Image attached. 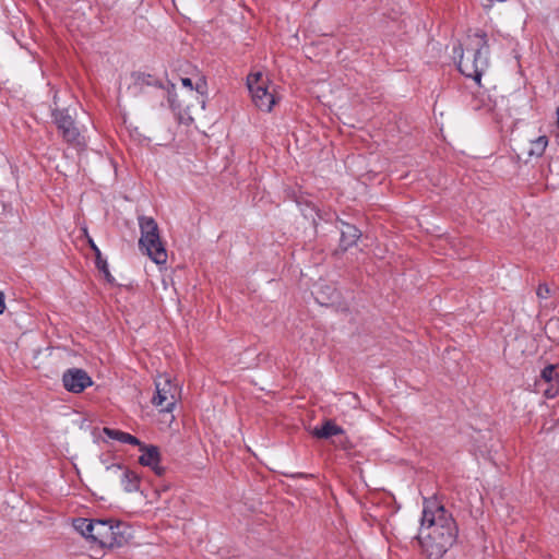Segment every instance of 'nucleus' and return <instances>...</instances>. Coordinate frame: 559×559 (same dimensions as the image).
Segmentation results:
<instances>
[{
  "label": "nucleus",
  "instance_id": "1",
  "mask_svg": "<svg viewBox=\"0 0 559 559\" xmlns=\"http://www.w3.org/2000/svg\"><path fill=\"white\" fill-rule=\"evenodd\" d=\"M457 524L436 498L425 499L417 540L427 559H440L457 538Z\"/></svg>",
  "mask_w": 559,
  "mask_h": 559
},
{
  "label": "nucleus",
  "instance_id": "2",
  "mask_svg": "<svg viewBox=\"0 0 559 559\" xmlns=\"http://www.w3.org/2000/svg\"><path fill=\"white\" fill-rule=\"evenodd\" d=\"M469 46L466 48L467 56L462 51L457 68L466 78H472L477 84H480L483 73L489 66V44L487 34L477 31L469 36Z\"/></svg>",
  "mask_w": 559,
  "mask_h": 559
},
{
  "label": "nucleus",
  "instance_id": "3",
  "mask_svg": "<svg viewBox=\"0 0 559 559\" xmlns=\"http://www.w3.org/2000/svg\"><path fill=\"white\" fill-rule=\"evenodd\" d=\"M141 237L139 246L156 264L167 261V252L160 240L158 225L153 217L139 216Z\"/></svg>",
  "mask_w": 559,
  "mask_h": 559
},
{
  "label": "nucleus",
  "instance_id": "4",
  "mask_svg": "<svg viewBox=\"0 0 559 559\" xmlns=\"http://www.w3.org/2000/svg\"><path fill=\"white\" fill-rule=\"evenodd\" d=\"M247 86L255 107L262 111H271L276 103L275 96L269 91L266 81L261 72L250 73L247 78Z\"/></svg>",
  "mask_w": 559,
  "mask_h": 559
},
{
  "label": "nucleus",
  "instance_id": "5",
  "mask_svg": "<svg viewBox=\"0 0 559 559\" xmlns=\"http://www.w3.org/2000/svg\"><path fill=\"white\" fill-rule=\"evenodd\" d=\"M52 119L63 140L74 146L82 145V138L68 109L52 110Z\"/></svg>",
  "mask_w": 559,
  "mask_h": 559
},
{
  "label": "nucleus",
  "instance_id": "6",
  "mask_svg": "<svg viewBox=\"0 0 559 559\" xmlns=\"http://www.w3.org/2000/svg\"><path fill=\"white\" fill-rule=\"evenodd\" d=\"M155 386L156 395L152 399V403L160 407L163 412H171L177 401V385L173 384L169 378L159 377V379L155 381Z\"/></svg>",
  "mask_w": 559,
  "mask_h": 559
},
{
  "label": "nucleus",
  "instance_id": "7",
  "mask_svg": "<svg viewBox=\"0 0 559 559\" xmlns=\"http://www.w3.org/2000/svg\"><path fill=\"white\" fill-rule=\"evenodd\" d=\"M62 383L67 391L81 393L93 384V380L85 370L70 368L63 372Z\"/></svg>",
  "mask_w": 559,
  "mask_h": 559
},
{
  "label": "nucleus",
  "instance_id": "8",
  "mask_svg": "<svg viewBox=\"0 0 559 559\" xmlns=\"http://www.w3.org/2000/svg\"><path fill=\"white\" fill-rule=\"evenodd\" d=\"M132 83L128 86V91L133 95L138 96L146 92L147 87H155L160 91L163 97L167 93L163 82L153 76L152 74L144 72H133L131 74Z\"/></svg>",
  "mask_w": 559,
  "mask_h": 559
},
{
  "label": "nucleus",
  "instance_id": "9",
  "mask_svg": "<svg viewBox=\"0 0 559 559\" xmlns=\"http://www.w3.org/2000/svg\"><path fill=\"white\" fill-rule=\"evenodd\" d=\"M107 472L119 476L124 491L134 492L139 490L140 477L129 468H123L120 464H111L106 467Z\"/></svg>",
  "mask_w": 559,
  "mask_h": 559
},
{
  "label": "nucleus",
  "instance_id": "10",
  "mask_svg": "<svg viewBox=\"0 0 559 559\" xmlns=\"http://www.w3.org/2000/svg\"><path fill=\"white\" fill-rule=\"evenodd\" d=\"M142 455L139 457V463L143 466L151 467L157 476L165 473V468L159 465L160 454L156 445H142Z\"/></svg>",
  "mask_w": 559,
  "mask_h": 559
},
{
  "label": "nucleus",
  "instance_id": "11",
  "mask_svg": "<svg viewBox=\"0 0 559 559\" xmlns=\"http://www.w3.org/2000/svg\"><path fill=\"white\" fill-rule=\"evenodd\" d=\"M341 239L340 247L343 251L348 250L356 245L361 236V231L354 225L340 221Z\"/></svg>",
  "mask_w": 559,
  "mask_h": 559
},
{
  "label": "nucleus",
  "instance_id": "12",
  "mask_svg": "<svg viewBox=\"0 0 559 559\" xmlns=\"http://www.w3.org/2000/svg\"><path fill=\"white\" fill-rule=\"evenodd\" d=\"M111 523L112 521L110 520H95L91 543L97 544L103 548H107L108 540H110V534H112Z\"/></svg>",
  "mask_w": 559,
  "mask_h": 559
},
{
  "label": "nucleus",
  "instance_id": "13",
  "mask_svg": "<svg viewBox=\"0 0 559 559\" xmlns=\"http://www.w3.org/2000/svg\"><path fill=\"white\" fill-rule=\"evenodd\" d=\"M344 429L333 420H325L321 427H316L312 435L318 439H330L333 436L343 435Z\"/></svg>",
  "mask_w": 559,
  "mask_h": 559
},
{
  "label": "nucleus",
  "instance_id": "14",
  "mask_svg": "<svg viewBox=\"0 0 559 559\" xmlns=\"http://www.w3.org/2000/svg\"><path fill=\"white\" fill-rule=\"evenodd\" d=\"M126 526L122 523H111L110 540H108L107 548L121 547L127 543V536L124 533Z\"/></svg>",
  "mask_w": 559,
  "mask_h": 559
},
{
  "label": "nucleus",
  "instance_id": "15",
  "mask_svg": "<svg viewBox=\"0 0 559 559\" xmlns=\"http://www.w3.org/2000/svg\"><path fill=\"white\" fill-rule=\"evenodd\" d=\"M94 524L95 520H88L85 518H78L73 520L74 530L88 542H92Z\"/></svg>",
  "mask_w": 559,
  "mask_h": 559
},
{
  "label": "nucleus",
  "instance_id": "16",
  "mask_svg": "<svg viewBox=\"0 0 559 559\" xmlns=\"http://www.w3.org/2000/svg\"><path fill=\"white\" fill-rule=\"evenodd\" d=\"M90 246L95 253V264L96 267L104 274L107 282L112 283L114 277L111 276L107 261L102 257V252L99 248L95 245L92 239H88Z\"/></svg>",
  "mask_w": 559,
  "mask_h": 559
},
{
  "label": "nucleus",
  "instance_id": "17",
  "mask_svg": "<svg viewBox=\"0 0 559 559\" xmlns=\"http://www.w3.org/2000/svg\"><path fill=\"white\" fill-rule=\"evenodd\" d=\"M545 334L554 342L559 341V318H551L545 324Z\"/></svg>",
  "mask_w": 559,
  "mask_h": 559
},
{
  "label": "nucleus",
  "instance_id": "18",
  "mask_svg": "<svg viewBox=\"0 0 559 559\" xmlns=\"http://www.w3.org/2000/svg\"><path fill=\"white\" fill-rule=\"evenodd\" d=\"M548 144V140L545 135L537 138L536 140L531 142V148L528 150V154L531 156H542L545 152Z\"/></svg>",
  "mask_w": 559,
  "mask_h": 559
},
{
  "label": "nucleus",
  "instance_id": "19",
  "mask_svg": "<svg viewBox=\"0 0 559 559\" xmlns=\"http://www.w3.org/2000/svg\"><path fill=\"white\" fill-rule=\"evenodd\" d=\"M559 373L557 372V367L555 365L546 366L540 372V379L545 383L557 382Z\"/></svg>",
  "mask_w": 559,
  "mask_h": 559
},
{
  "label": "nucleus",
  "instance_id": "20",
  "mask_svg": "<svg viewBox=\"0 0 559 559\" xmlns=\"http://www.w3.org/2000/svg\"><path fill=\"white\" fill-rule=\"evenodd\" d=\"M103 431H104V435L106 437H108L109 439L118 440L121 443H126L127 440H129V436H130V433H128V432H123L121 430L111 429V428H107V427H105L103 429Z\"/></svg>",
  "mask_w": 559,
  "mask_h": 559
},
{
  "label": "nucleus",
  "instance_id": "21",
  "mask_svg": "<svg viewBox=\"0 0 559 559\" xmlns=\"http://www.w3.org/2000/svg\"><path fill=\"white\" fill-rule=\"evenodd\" d=\"M536 294L539 298L545 299L550 295V288L546 283L539 284Z\"/></svg>",
  "mask_w": 559,
  "mask_h": 559
},
{
  "label": "nucleus",
  "instance_id": "22",
  "mask_svg": "<svg viewBox=\"0 0 559 559\" xmlns=\"http://www.w3.org/2000/svg\"><path fill=\"white\" fill-rule=\"evenodd\" d=\"M547 384H548V388L544 390V394L548 399H552V397H555L558 394V389L554 385V382L552 383H547Z\"/></svg>",
  "mask_w": 559,
  "mask_h": 559
},
{
  "label": "nucleus",
  "instance_id": "23",
  "mask_svg": "<svg viewBox=\"0 0 559 559\" xmlns=\"http://www.w3.org/2000/svg\"><path fill=\"white\" fill-rule=\"evenodd\" d=\"M195 91L203 95L206 91V82L204 80H200L199 82H197L195 84Z\"/></svg>",
  "mask_w": 559,
  "mask_h": 559
},
{
  "label": "nucleus",
  "instance_id": "24",
  "mask_svg": "<svg viewBox=\"0 0 559 559\" xmlns=\"http://www.w3.org/2000/svg\"><path fill=\"white\" fill-rule=\"evenodd\" d=\"M126 443L133 444V445H139L140 450H142V445H145L144 443H142L138 438H135L132 435L129 436V440H127Z\"/></svg>",
  "mask_w": 559,
  "mask_h": 559
},
{
  "label": "nucleus",
  "instance_id": "25",
  "mask_svg": "<svg viewBox=\"0 0 559 559\" xmlns=\"http://www.w3.org/2000/svg\"><path fill=\"white\" fill-rule=\"evenodd\" d=\"M4 294L0 290V314L5 310Z\"/></svg>",
  "mask_w": 559,
  "mask_h": 559
},
{
  "label": "nucleus",
  "instance_id": "26",
  "mask_svg": "<svg viewBox=\"0 0 559 559\" xmlns=\"http://www.w3.org/2000/svg\"><path fill=\"white\" fill-rule=\"evenodd\" d=\"M181 82H182V85H183V86L189 87L190 90H192V88H193V84H192V80H191V79H189V78H183V79L181 80Z\"/></svg>",
  "mask_w": 559,
  "mask_h": 559
},
{
  "label": "nucleus",
  "instance_id": "27",
  "mask_svg": "<svg viewBox=\"0 0 559 559\" xmlns=\"http://www.w3.org/2000/svg\"><path fill=\"white\" fill-rule=\"evenodd\" d=\"M557 116H558V126H559V106H558V109H557Z\"/></svg>",
  "mask_w": 559,
  "mask_h": 559
}]
</instances>
